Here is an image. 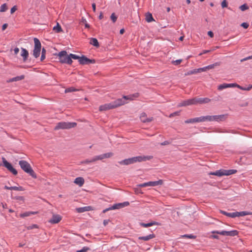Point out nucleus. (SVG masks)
<instances>
[{
    "mask_svg": "<svg viewBox=\"0 0 252 252\" xmlns=\"http://www.w3.org/2000/svg\"><path fill=\"white\" fill-rule=\"evenodd\" d=\"M222 8L226 7L227 6V2L226 0H223L221 3Z\"/></svg>",
    "mask_w": 252,
    "mask_h": 252,
    "instance_id": "nucleus-49",
    "label": "nucleus"
},
{
    "mask_svg": "<svg viewBox=\"0 0 252 252\" xmlns=\"http://www.w3.org/2000/svg\"><path fill=\"white\" fill-rule=\"evenodd\" d=\"M90 249L87 247H84L81 250L77 251L76 252H87Z\"/></svg>",
    "mask_w": 252,
    "mask_h": 252,
    "instance_id": "nucleus-46",
    "label": "nucleus"
},
{
    "mask_svg": "<svg viewBox=\"0 0 252 252\" xmlns=\"http://www.w3.org/2000/svg\"><path fill=\"white\" fill-rule=\"evenodd\" d=\"M38 228V226L36 224H32V225H30L27 227V228L28 230L32 229L33 228Z\"/></svg>",
    "mask_w": 252,
    "mask_h": 252,
    "instance_id": "nucleus-48",
    "label": "nucleus"
},
{
    "mask_svg": "<svg viewBox=\"0 0 252 252\" xmlns=\"http://www.w3.org/2000/svg\"><path fill=\"white\" fill-rule=\"evenodd\" d=\"M220 64L219 63H216L214 64H210V65L205 66V68H206V70H210V69H213L216 66L220 65Z\"/></svg>",
    "mask_w": 252,
    "mask_h": 252,
    "instance_id": "nucleus-35",
    "label": "nucleus"
},
{
    "mask_svg": "<svg viewBox=\"0 0 252 252\" xmlns=\"http://www.w3.org/2000/svg\"><path fill=\"white\" fill-rule=\"evenodd\" d=\"M77 126V123L75 122H61L58 123L54 128V130H57L60 129H69L75 127Z\"/></svg>",
    "mask_w": 252,
    "mask_h": 252,
    "instance_id": "nucleus-4",
    "label": "nucleus"
},
{
    "mask_svg": "<svg viewBox=\"0 0 252 252\" xmlns=\"http://www.w3.org/2000/svg\"><path fill=\"white\" fill-rule=\"evenodd\" d=\"M7 9V5L5 3L2 4L0 6V11L1 12L5 11Z\"/></svg>",
    "mask_w": 252,
    "mask_h": 252,
    "instance_id": "nucleus-39",
    "label": "nucleus"
},
{
    "mask_svg": "<svg viewBox=\"0 0 252 252\" xmlns=\"http://www.w3.org/2000/svg\"><path fill=\"white\" fill-rule=\"evenodd\" d=\"M130 97L128 96H124L122 98H119L115 101L112 102L113 105L114 106V108H116L117 107H119L121 105L125 104L126 102V100L130 99Z\"/></svg>",
    "mask_w": 252,
    "mask_h": 252,
    "instance_id": "nucleus-10",
    "label": "nucleus"
},
{
    "mask_svg": "<svg viewBox=\"0 0 252 252\" xmlns=\"http://www.w3.org/2000/svg\"><path fill=\"white\" fill-rule=\"evenodd\" d=\"M62 220V217L59 215H53L52 218L49 220L51 223H57Z\"/></svg>",
    "mask_w": 252,
    "mask_h": 252,
    "instance_id": "nucleus-17",
    "label": "nucleus"
},
{
    "mask_svg": "<svg viewBox=\"0 0 252 252\" xmlns=\"http://www.w3.org/2000/svg\"><path fill=\"white\" fill-rule=\"evenodd\" d=\"M30 212H28L20 215L21 217H26L30 216Z\"/></svg>",
    "mask_w": 252,
    "mask_h": 252,
    "instance_id": "nucleus-50",
    "label": "nucleus"
},
{
    "mask_svg": "<svg viewBox=\"0 0 252 252\" xmlns=\"http://www.w3.org/2000/svg\"><path fill=\"white\" fill-rule=\"evenodd\" d=\"M220 64L219 63H216L214 64H210V65L205 66V68H206V70H210V69H213L216 66L220 65Z\"/></svg>",
    "mask_w": 252,
    "mask_h": 252,
    "instance_id": "nucleus-34",
    "label": "nucleus"
},
{
    "mask_svg": "<svg viewBox=\"0 0 252 252\" xmlns=\"http://www.w3.org/2000/svg\"><path fill=\"white\" fill-rule=\"evenodd\" d=\"M211 237L212 238H214V239H219V237L218 235H212L211 236Z\"/></svg>",
    "mask_w": 252,
    "mask_h": 252,
    "instance_id": "nucleus-63",
    "label": "nucleus"
},
{
    "mask_svg": "<svg viewBox=\"0 0 252 252\" xmlns=\"http://www.w3.org/2000/svg\"><path fill=\"white\" fill-rule=\"evenodd\" d=\"M146 20L148 23H150V22L155 21V20L154 19V18L153 17L152 14L150 13H148L146 14Z\"/></svg>",
    "mask_w": 252,
    "mask_h": 252,
    "instance_id": "nucleus-31",
    "label": "nucleus"
},
{
    "mask_svg": "<svg viewBox=\"0 0 252 252\" xmlns=\"http://www.w3.org/2000/svg\"><path fill=\"white\" fill-rule=\"evenodd\" d=\"M179 115V112H174V113H173L172 114H171L169 116L170 117H174L175 116H177V115Z\"/></svg>",
    "mask_w": 252,
    "mask_h": 252,
    "instance_id": "nucleus-55",
    "label": "nucleus"
},
{
    "mask_svg": "<svg viewBox=\"0 0 252 252\" xmlns=\"http://www.w3.org/2000/svg\"><path fill=\"white\" fill-rule=\"evenodd\" d=\"M122 204L124 205V207L125 206H127L129 205L128 202H125L124 203H122Z\"/></svg>",
    "mask_w": 252,
    "mask_h": 252,
    "instance_id": "nucleus-62",
    "label": "nucleus"
},
{
    "mask_svg": "<svg viewBox=\"0 0 252 252\" xmlns=\"http://www.w3.org/2000/svg\"><path fill=\"white\" fill-rule=\"evenodd\" d=\"M78 91V90L76 89L73 87H70V88H67L66 89H65V93H67L74 92V91Z\"/></svg>",
    "mask_w": 252,
    "mask_h": 252,
    "instance_id": "nucleus-40",
    "label": "nucleus"
},
{
    "mask_svg": "<svg viewBox=\"0 0 252 252\" xmlns=\"http://www.w3.org/2000/svg\"><path fill=\"white\" fill-rule=\"evenodd\" d=\"M69 57H70L71 59H74V60L78 59L79 60V59L80 58L78 56H77L76 55H75V54H69Z\"/></svg>",
    "mask_w": 252,
    "mask_h": 252,
    "instance_id": "nucleus-45",
    "label": "nucleus"
},
{
    "mask_svg": "<svg viewBox=\"0 0 252 252\" xmlns=\"http://www.w3.org/2000/svg\"><path fill=\"white\" fill-rule=\"evenodd\" d=\"M237 172L236 170L230 169V170H220L216 171L215 172L211 173L210 174L216 175L218 176H222L224 175L228 176L231 174H233Z\"/></svg>",
    "mask_w": 252,
    "mask_h": 252,
    "instance_id": "nucleus-6",
    "label": "nucleus"
},
{
    "mask_svg": "<svg viewBox=\"0 0 252 252\" xmlns=\"http://www.w3.org/2000/svg\"><path fill=\"white\" fill-rule=\"evenodd\" d=\"M220 64L219 63H216L214 64H210V65L205 66V68H206V70H210V69H213L216 66L220 65Z\"/></svg>",
    "mask_w": 252,
    "mask_h": 252,
    "instance_id": "nucleus-33",
    "label": "nucleus"
},
{
    "mask_svg": "<svg viewBox=\"0 0 252 252\" xmlns=\"http://www.w3.org/2000/svg\"><path fill=\"white\" fill-rule=\"evenodd\" d=\"M206 71L207 70L206 69L205 67H204L198 68L197 71H198V73H199L201 72Z\"/></svg>",
    "mask_w": 252,
    "mask_h": 252,
    "instance_id": "nucleus-52",
    "label": "nucleus"
},
{
    "mask_svg": "<svg viewBox=\"0 0 252 252\" xmlns=\"http://www.w3.org/2000/svg\"><path fill=\"white\" fill-rule=\"evenodd\" d=\"M21 56L23 58V60L25 62L29 56L28 51L25 48H21Z\"/></svg>",
    "mask_w": 252,
    "mask_h": 252,
    "instance_id": "nucleus-22",
    "label": "nucleus"
},
{
    "mask_svg": "<svg viewBox=\"0 0 252 252\" xmlns=\"http://www.w3.org/2000/svg\"><path fill=\"white\" fill-rule=\"evenodd\" d=\"M12 190H18V191H23L25 189L21 186L19 187H12Z\"/></svg>",
    "mask_w": 252,
    "mask_h": 252,
    "instance_id": "nucleus-38",
    "label": "nucleus"
},
{
    "mask_svg": "<svg viewBox=\"0 0 252 252\" xmlns=\"http://www.w3.org/2000/svg\"><path fill=\"white\" fill-rule=\"evenodd\" d=\"M2 161L4 166L11 173H12L14 175H16L17 174V170L14 169L12 165L9 163L5 159V158H2Z\"/></svg>",
    "mask_w": 252,
    "mask_h": 252,
    "instance_id": "nucleus-11",
    "label": "nucleus"
},
{
    "mask_svg": "<svg viewBox=\"0 0 252 252\" xmlns=\"http://www.w3.org/2000/svg\"><path fill=\"white\" fill-rule=\"evenodd\" d=\"M124 207V205L122 204V203H118L114 204L111 207L106 209L105 210H103V213H105L107 211L111 210H115V209H118Z\"/></svg>",
    "mask_w": 252,
    "mask_h": 252,
    "instance_id": "nucleus-18",
    "label": "nucleus"
},
{
    "mask_svg": "<svg viewBox=\"0 0 252 252\" xmlns=\"http://www.w3.org/2000/svg\"><path fill=\"white\" fill-rule=\"evenodd\" d=\"M79 62L82 64H87L90 63H94V61L90 60L85 56H83L82 57L80 58Z\"/></svg>",
    "mask_w": 252,
    "mask_h": 252,
    "instance_id": "nucleus-16",
    "label": "nucleus"
},
{
    "mask_svg": "<svg viewBox=\"0 0 252 252\" xmlns=\"http://www.w3.org/2000/svg\"><path fill=\"white\" fill-rule=\"evenodd\" d=\"M241 26L245 29H247L249 27V25L247 23H243Z\"/></svg>",
    "mask_w": 252,
    "mask_h": 252,
    "instance_id": "nucleus-53",
    "label": "nucleus"
},
{
    "mask_svg": "<svg viewBox=\"0 0 252 252\" xmlns=\"http://www.w3.org/2000/svg\"><path fill=\"white\" fill-rule=\"evenodd\" d=\"M208 34L209 36H210L211 37H213L214 36V33L212 31H209L208 32Z\"/></svg>",
    "mask_w": 252,
    "mask_h": 252,
    "instance_id": "nucleus-58",
    "label": "nucleus"
},
{
    "mask_svg": "<svg viewBox=\"0 0 252 252\" xmlns=\"http://www.w3.org/2000/svg\"><path fill=\"white\" fill-rule=\"evenodd\" d=\"M201 121V118L200 117L195 118L193 119H190L189 120H187L185 121V123L187 124L189 123H200Z\"/></svg>",
    "mask_w": 252,
    "mask_h": 252,
    "instance_id": "nucleus-27",
    "label": "nucleus"
},
{
    "mask_svg": "<svg viewBox=\"0 0 252 252\" xmlns=\"http://www.w3.org/2000/svg\"><path fill=\"white\" fill-rule=\"evenodd\" d=\"M24 78H25V76L24 75H22L20 76H16L15 77H13L11 79H9V80L6 81V82L7 83H11L12 82H16V81L23 80Z\"/></svg>",
    "mask_w": 252,
    "mask_h": 252,
    "instance_id": "nucleus-20",
    "label": "nucleus"
},
{
    "mask_svg": "<svg viewBox=\"0 0 252 252\" xmlns=\"http://www.w3.org/2000/svg\"><path fill=\"white\" fill-rule=\"evenodd\" d=\"M153 158L152 156H138L135 157L128 159L120 161L119 163L120 164L128 165L136 162H141L143 161H146L150 160Z\"/></svg>",
    "mask_w": 252,
    "mask_h": 252,
    "instance_id": "nucleus-1",
    "label": "nucleus"
},
{
    "mask_svg": "<svg viewBox=\"0 0 252 252\" xmlns=\"http://www.w3.org/2000/svg\"><path fill=\"white\" fill-rule=\"evenodd\" d=\"M163 184V181L162 180H159L157 181H150L147 183H144L138 185L139 187L143 188L148 186L155 187L159 185H162Z\"/></svg>",
    "mask_w": 252,
    "mask_h": 252,
    "instance_id": "nucleus-9",
    "label": "nucleus"
},
{
    "mask_svg": "<svg viewBox=\"0 0 252 252\" xmlns=\"http://www.w3.org/2000/svg\"><path fill=\"white\" fill-rule=\"evenodd\" d=\"M194 102L195 105L197 104H204V103H208L210 102L211 99L207 97L205 98H197L194 97Z\"/></svg>",
    "mask_w": 252,
    "mask_h": 252,
    "instance_id": "nucleus-14",
    "label": "nucleus"
},
{
    "mask_svg": "<svg viewBox=\"0 0 252 252\" xmlns=\"http://www.w3.org/2000/svg\"><path fill=\"white\" fill-rule=\"evenodd\" d=\"M84 182V179L82 177H77L75 179L74 183L79 187H82Z\"/></svg>",
    "mask_w": 252,
    "mask_h": 252,
    "instance_id": "nucleus-25",
    "label": "nucleus"
},
{
    "mask_svg": "<svg viewBox=\"0 0 252 252\" xmlns=\"http://www.w3.org/2000/svg\"><path fill=\"white\" fill-rule=\"evenodd\" d=\"M58 56L59 58L60 61L62 63L71 64L72 63V61L70 59L69 55H68L67 54L66 51H62L60 52L58 54Z\"/></svg>",
    "mask_w": 252,
    "mask_h": 252,
    "instance_id": "nucleus-5",
    "label": "nucleus"
},
{
    "mask_svg": "<svg viewBox=\"0 0 252 252\" xmlns=\"http://www.w3.org/2000/svg\"><path fill=\"white\" fill-rule=\"evenodd\" d=\"M210 51V50H204L202 53L199 54V55L201 56L203 54H206L207 53H209Z\"/></svg>",
    "mask_w": 252,
    "mask_h": 252,
    "instance_id": "nucleus-61",
    "label": "nucleus"
},
{
    "mask_svg": "<svg viewBox=\"0 0 252 252\" xmlns=\"http://www.w3.org/2000/svg\"><path fill=\"white\" fill-rule=\"evenodd\" d=\"M250 59H251V58L250 57V56H249V57H247L245 58H244V59L241 60V62H244V61H247V60H250Z\"/></svg>",
    "mask_w": 252,
    "mask_h": 252,
    "instance_id": "nucleus-57",
    "label": "nucleus"
},
{
    "mask_svg": "<svg viewBox=\"0 0 252 252\" xmlns=\"http://www.w3.org/2000/svg\"><path fill=\"white\" fill-rule=\"evenodd\" d=\"M113 154L111 152L103 154L99 156H96L93 158V161H97L98 160H102L104 158H109L113 156Z\"/></svg>",
    "mask_w": 252,
    "mask_h": 252,
    "instance_id": "nucleus-12",
    "label": "nucleus"
},
{
    "mask_svg": "<svg viewBox=\"0 0 252 252\" xmlns=\"http://www.w3.org/2000/svg\"><path fill=\"white\" fill-rule=\"evenodd\" d=\"M92 7H93L94 12H95V10H96V6H95V4L94 3H93L92 4Z\"/></svg>",
    "mask_w": 252,
    "mask_h": 252,
    "instance_id": "nucleus-60",
    "label": "nucleus"
},
{
    "mask_svg": "<svg viewBox=\"0 0 252 252\" xmlns=\"http://www.w3.org/2000/svg\"><path fill=\"white\" fill-rule=\"evenodd\" d=\"M233 85H234V83H232V84L224 83V84H221L218 86V90H222L223 89H226L227 88H233Z\"/></svg>",
    "mask_w": 252,
    "mask_h": 252,
    "instance_id": "nucleus-26",
    "label": "nucleus"
},
{
    "mask_svg": "<svg viewBox=\"0 0 252 252\" xmlns=\"http://www.w3.org/2000/svg\"><path fill=\"white\" fill-rule=\"evenodd\" d=\"M140 119L141 121L143 123L150 122L152 121V118H147V115L145 113H143L141 114L140 116Z\"/></svg>",
    "mask_w": 252,
    "mask_h": 252,
    "instance_id": "nucleus-23",
    "label": "nucleus"
},
{
    "mask_svg": "<svg viewBox=\"0 0 252 252\" xmlns=\"http://www.w3.org/2000/svg\"><path fill=\"white\" fill-rule=\"evenodd\" d=\"M11 188H12V187H8L7 186H4V189H6L12 190Z\"/></svg>",
    "mask_w": 252,
    "mask_h": 252,
    "instance_id": "nucleus-64",
    "label": "nucleus"
},
{
    "mask_svg": "<svg viewBox=\"0 0 252 252\" xmlns=\"http://www.w3.org/2000/svg\"><path fill=\"white\" fill-rule=\"evenodd\" d=\"M155 237V235L153 233L150 234L149 235L146 236H140L138 237V239L140 240H143L145 241H148L150 239H153Z\"/></svg>",
    "mask_w": 252,
    "mask_h": 252,
    "instance_id": "nucleus-21",
    "label": "nucleus"
},
{
    "mask_svg": "<svg viewBox=\"0 0 252 252\" xmlns=\"http://www.w3.org/2000/svg\"><path fill=\"white\" fill-rule=\"evenodd\" d=\"M140 225L144 227H148L154 225H158V223L156 221H152L148 223L141 222L140 223Z\"/></svg>",
    "mask_w": 252,
    "mask_h": 252,
    "instance_id": "nucleus-28",
    "label": "nucleus"
},
{
    "mask_svg": "<svg viewBox=\"0 0 252 252\" xmlns=\"http://www.w3.org/2000/svg\"><path fill=\"white\" fill-rule=\"evenodd\" d=\"M90 44L94 45L95 47H98L99 46V43L96 38H91L90 39Z\"/></svg>",
    "mask_w": 252,
    "mask_h": 252,
    "instance_id": "nucleus-32",
    "label": "nucleus"
},
{
    "mask_svg": "<svg viewBox=\"0 0 252 252\" xmlns=\"http://www.w3.org/2000/svg\"><path fill=\"white\" fill-rule=\"evenodd\" d=\"M19 164L21 168L27 173L29 174L32 178L36 179L37 178L36 175L32 170L30 163L26 160H20Z\"/></svg>",
    "mask_w": 252,
    "mask_h": 252,
    "instance_id": "nucleus-2",
    "label": "nucleus"
},
{
    "mask_svg": "<svg viewBox=\"0 0 252 252\" xmlns=\"http://www.w3.org/2000/svg\"><path fill=\"white\" fill-rule=\"evenodd\" d=\"M233 87H236L244 91H250L252 88V85L248 87V88H243L242 86H240L239 85H238L237 84L234 83Z\"/></svg>",
    "mask_w": 252,
    "mask_h": 252,
    "instance_id": "nucleus-30",
    "label": "nucleus"
},
{
    "mask_svg": "<svg viewBox=\"0 0 252 252\" xmlns=\"http://www.w3.org/2000/svg\"><path fill=\"white\" fill-rule=\"evenodd\" d=\"M237 217L252 215V212L248 211L237 212Z\"/></svg>",
    "mask_w": 252,
    "mask_h": 252,
    "instance_id": "nucleus-29",
    "label": "nucleus"
},
{
    "mask_svg": "<svg viewBox=\"0 0 252 252\" xmlns=\"http://www.w3.org/2000/svg\"><path fill=\"white\" fill-rule=\"evenodd\" d=\"M46 50L44 48L42 49V54L41 56V61H43L45 58Z\"/></svg>",
    "mask_w": 252,
    "mask_h": 252,
    "instance_id": "nucleus-41",
    "label": "nucleus"
},
{
    "mask_svg": "<svg viewBox=\"0 0 252 252\" xmlns=\"http://www.w3.org/2000/svg\"><path fill=\"white\" fill-rule=\"evenodd\" d=\"M33 40L34 47L33 51V55L35 58H37L40 55L41 45L40 41L37 38H34Z\"/></svg>",
    "mask_w": 252,
    "mask_h": 252,
    "instance_id": "nucleus-7",
    "label": "nucleus"
},
{
    "mask_svg": "<svg viewBox=\"0 0 252 252\" xmlns=\"http://www.w3.org/2000/svg\"><path fill=\"white\" fill-rule=\"evenodd\" d=\"M53 30L58 33L62 31V28L59 23H57V26L53 28Z\"/></svg>",
    "mask_w": 252,
    "mask_h": 252,
    "instance_id": "nucleus-36",
    "label": "nucleus"
},
{
    "mask_svg": "<svg viewBox=\"0 0 252 252\" xmlns=\"http://www.w3.org/2000/svg\"><path fill=\"white\" fill-rule=\"evenodd\" d=\"M114 106L112 102L106 103L102 105H100L99 107V110L100 111H107L110 109H114Z\"/></svg>",
    "mask_w": 252,
    "mask_h": 252,
    "instance_id": "nucleus-15",
    "label": "nucleus"
},
{
    "mask_svg": "<svg viewBox=\"0 0 252 252\" xmlns=\"http://www.w3.org/2000/svg\"><path fill=\"white\" fill-rule=\"evenodd\" d=\"M212 233H217L221 235L228 236H235L238 234V231L236 230H233L231 231H213Z\"/></svg>",
    "mask_w": 252,
    "mask_h": 252,
    "instance_id": "nucleus-8",
    "label": "nucleus"
},
{
    "mask_svg": "<svg viewBox=\"0 0 252 252\" xmlns=\"http://www.w3.org/2000/svg\"><path fill=\"white\" fill-rule=\"evenodd\" d=\"M92 210V207L91 206H86L84 207L76 208V211L78 213H83L84 212L89 211Z\"/></svg>",
    "mask_w": 252,
    "mask_h": 252,
    "instance_id": "nucleus-24",
    "label": "nucleus"
},
{
    "mask_svg": "<svg viewBox=\"0 0 252 252\" xmlns=\"http://www.w3.org/2000/svg\"><path fill=\"white\" fill-rule=\"evenodd\" d=\"M181 237H183V238H190V239H195V236L193 235H191V234H190V235L186 234V235L181 236Z\"/></svg>",
    "mask_w": 252,
    "mask_h": 252,
    "instance_id": "nucleus-44",
    "label": "nucleus"
},
{
    "mask_svg": "<svg viewBox=\"0 0 252 252\" xmlns=\"http://www.w3.org/2000/svg\"><path fill=\"white\" fill-rule=\"evenodd\" d=\"M16 10H17L16 6H14L13 7H12L10 10L11 14H13Z\"/></svg>",
    "mask_w": 252,
    "mask_h": 252,
    "instance_id": "nucleus-54",
    "label": "nucleus"
},
{
    "mask_svg": "<svg viewBox=\"0 0 252 252\" xmlns=\"http://www.w3.org/2000/svg\"><path fill=\"white\" fill-rule=\"evenodd\" d=\"M194 101H194V98L189 99H188V100H184L182 102H181V103H180L178 105V107H182V106H189V105H195Z\"/></svg>",
    "mask_w": 252,
    "mask_h": 252,
    "instance_id": "nucleus-13",
    "label": "nucleus"
},
{
    "mask_svg": "<svg viewBox=\"0 0 252 252\" xmlns=\"http://www.w3.org/2000/svg\"><path fill=\"white\" fill-rule=\"evenodd\" d=\"M7 26H8V25H7V24H3V25H2V31L5 30L7 28Z\"/></svg>",
    "mask_w": 252,
    "mask_h": 252,
    "instance_id": "nucleus-59",
    "label": "nucleus"
},
{
    "mask_svg": "<svg viewBox=\"0 0 252 252\" xmlns=\"http://www.w3.org/2000/svg\"><path fill=\"white\" fill-rule=\"evenodd\" d=\"M19 52V49L18 48L16 47L14 49V52L15 55H17Z\"/></svg>",
    "mask_w": 252,
    "mask_h": 252,
    "instance_id": "nucleus-56",
    "label": "nucleus"
},
{
    "mask_svg": "<svg viewBox=\"0 0 252 252\" xmlns=\"http://www.w3.org/2000/svg\"><path fill=\"white\" fill-rule=\"evenodd\" d=\"M197 71V69H194L193 70H189L185 73V75L187 76V75H190L193 74H196L198 73V71Z\"/></svg>",
    "mask_w": 252,
    "mask_h": 252,
    "instance_id": "nucleus-37",
    "label": "nucleus"
},
{
    "mask_svg": "<svg viewBox=\"0 0 252 252\" xmlns=\"http://www.w3.org/2000/svg\"><path fill=\"white\" fill-rule=\"evenodd\" d=\"M240 9L242 10V11H245L247 9H249V6L246 4H244L243 5H242L241 6H240Z\"/></svg>",
    "mask_w": 252,
    "mask_h": 252,
    "instance_id": "nucleus-43",
    "label": "nucleus"
},
{
    "mask_svg": "<svg viewBox=\"0 0 252 252\" xmlns=\"http://www.w3.org/2000/svg\"><path fill=\"white\" fill-rule=\"evenodd\" d=\"M95 162V161H93V158L89 160V159H86L84 161H82L83 163L87 164L91 162Z\"/></svg>",
    "mask_w": 252,
    "mask_h": 252,
    "instance_id": "nucleus-51",
    "label": "nucleus"
},
{
    "mask_svg": "<svg viewBox=\"0 0 252 252\" xmlns=\"http://www.w3.org/2000/svg\"><path fill=\"white\" fill-rule=\"evenodd\" d=\"M227 118L226 115H220L214 116H206L200 117L201 122L209 121L220 122L224 120Z\"/></svg>",
    "mask_w": 252,
    "mask_h": 252,
    "instance_id": "nucleus-3",
    "label": "nucleus"
},
{
    "mask_svg": "<svg viewBox=\"0 0 252 252\" xmlns=\"http://www.w3.org/2000/svg\"><path fill=\"white\" fill-rule=\"evenodd\" d=\"M110 18L111 19V20L112 21V22L113 23H115L117 19V17L116 16L115 14L114 13H112L110 16Z\"/></svg>",
    "mask_w": 252,
    "mask_h": 252,
    "instance_id": "nucleus-42",
    "label": "nucleus"
},
{
    "mask_svg": "<svg viewBox=\"0 0 252 252\" xmlns=\"http://www.w3.org/2000/svg\"><path fill=\"white\" fill-rule=\"evenodd\" d=\"M182 62V60L181 59L177 60L176 61H172V63L174 65H178Z\"/></svg>",
    "mask_w": 252,
    "mask_h": 252,
    "instance_id": "nucleus-47",
    "label": "nucleus"
},
{
    "mask_svg": "<svg viewBox=\"0 0 252 252\" xmlns=\"http://www.w3.org/2000/svg\"><path fill=\"white\" fill-rule=\"evenodd\" d=\"M220 213L230 218H234L235 217H237V212L233 213H227L224 211L220 210Z\"/></svg>",
    "mask_w": 252,
    "mask_h": 252,
    "instance_id": "nucleus-19",
    "label": "nucleus"
}]
</instances>
